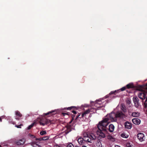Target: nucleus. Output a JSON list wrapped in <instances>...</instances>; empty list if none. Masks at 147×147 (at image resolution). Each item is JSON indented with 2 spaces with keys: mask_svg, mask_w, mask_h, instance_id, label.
<instances>
[{
  "mask_svg": "<svg viewBox=\"0 0 147 147\" xmlns=\"http://www.w3.org/2000/svg\"><path fill=\"white\" fill-rule=\"evenodd\" d=\"M144 105L145 107H147V98H146V99L144 102Z\"/></svg>",
  "mask_w": 147,
  "mask_h": 147,
  "instance_id": "nucleus-31",
  "label": "nucleus"
},
{
  "mask_svg": "<svg viewBox=\"0 0 147 147\" xmlns=\"http://www.w3.org/2000/svg\"><path fill=\"white\" fill-rule=\"evenodd\" d=\"M39 123L41 125L43 126L49 125L50 124L51 121L46 118H42L39 121Z\"/></svg>",
  "mask_w": 147,
  "mask_h": 147,
  "instance_id": "nucleus-4",
  "label": "nucleus"
},
{
  "mask_svg": "<svg viewBox=\"0 0 147 147\" xmlns=\"http://www.w3.org/2000/svg\"><path fill=\"white\" fill-rule=\"evenodd\" d=\"M34 125V123L32 124L31 125H30L27 128L28 129H30Z\"/></svg>",
  "mask_w": 147,
  "mask_h": 147,
  "instance_id": "nucleus-28",
  "label": "nucleus"
},
{
  "mask_svg": "<svg viewBox=\"0 0 147 147\" xmlns=\"http://www.w3.org/2000/svg\"><path fill=\"white\" fill-rule=\"evenodd\" d=\"M126 87L128 89L129 88H133L135 87L134 86L132 83H129V84L127 85Z\"/></svg>",
  "mask_w": 147,
  "mask_h": 147,
  "instance_id": "nucleus-16",
  "label": "nucleus"
},
{
  "mask_svg": "<svg viewBox=\"0 0 147 147\" xmlns=\"http://www.w3.org/2000/svg\"><path fill=\"white\" fill-rule=\"evenodd\" d=\"M53 113H55V114H56L57 111L55 110L49 112L47 113H44L43 114L44 116H46L49 114H51V115H52L53 114H52Z\"/></svg>",
  "mask_w": 147,
  "mask_h": 147,
  "instance_id": "nucleus-17",
  "label": "nucleus"
},
{
  "mask_svg": "<svg viewBox=\"0 0 147 147\" xmlns=\"http://www.w3.org/2000/svg\"><path fill=\"white\" fill-rule=\"evenodd\" d=\"M115 129V126L112 124H111L109 126V128H107L110 132H112Z\"/></svg>",
  "mask_w": 147,
  "mask_h": 147,
  "instance_id": "nucleus-11",
  "label": "nucleus"
},
{
  "mask_svg": "<svg viewBox=\"0 0 147 147\" xmlns=\"http://www.w3.org/2000/svg\"><path fill=\"white\" fill-rule=\"evenodd\" d=\"M25 140L24 139H22L17 141L16 144L18 145H21L24 144L25 142Z\"/></svg>",
  "mask_w": 147,
  "mask_h": 147,
  "instance_id": "nucleus-10",
  "label": "nucleus"
},
{
  "mask_svg": "<svg viewBox=\"0 0 147 147\" xmlns=\"http://www.w3.org/2000/svg\"><path fill=\"white\" fill-rule=\"evenodd\" d=\"M65 127L66 128V129L65 131L66 134H67L72 130V126L71 125L68 124L65 126Z\"/></svg>",
  "mask_w": 147,
  "mask_h": 147,
  "instance_id": "nucleus-8",
  "label": "nucleus"
},
{
  "mask_svg": "<svg viewBox=\"0 0 147 147\" xmlns=\"http://www.w3.org/2000/svg\"><path fill=\"white\" fill-rule=\"evenodd\" d=\"M75 117V115H71V117H72L71 119H73V120H74V119Z\"/></svg>",
  "mask_w": 147,
  "mask_h": 147,
  "instance_id": "nucleus-35",
  "label": "nucleus"
},
{
  "mask_svg": "<svg viewBox=\"0 0 147 147\" xmlns=\"http://www.w3.org/2000/svg\"><path fill=\"white\" fill-rule=\"evenodd\" d=\"M42 138L43 141L48 140L49 138V137L47 136H44Z\"/></svg>",
  "mask_w": 147,
  "mask_h": 147,
  "instance_id": "nucleus-24",
  "label": "nucleus"
},
{
  "mask_svg": "<svg viewBox=\"0 0 147 147\" xmlns=\"http://www.w3.org/2000/svg\"><path fill=\"white\" fill-rule=\"evenodd\" d=\"M15 113L16 115L19 117H21L22 116V115L20 112L18 111H16Z\"/></svg>",
  "mask_w": 147,
  "mask_h": 147,
  "instance_id": "nucleus-20",
  "label": "nucleus"
},
{
  "mask_svg": "<svg viewBox=\"0 0 147 147\" xmlns=\"http://www.w3.org/2000/svg\"><path fill=\"white\" fill-rule=\"evenodd\" d=\"M121 136L122 137L125 138H127L128 137L127 135H126L124 133L122 134Z\"/></svg>",
  "mask_w": 147,
  "mask_h": 147,
  "instance_id": "nucleus-25",
  "label": "nucleus"
},
{
  "mask_svg": "<svg viewBox=\"0 0 147 147\" xmlns=\"http://www.w3.org/2000/svg\"><path fill=\"white\" fill-rule=\"evenodd\" d=\"M62 114L64 116H65L66 115H68V114L66 113H62Z\"/></svg>",
  "mask_w": 147,
  "mask_h": 147,
  "instance_id": "nucleus-36",
  "label": "nucleus"
},
{
  "mask_svg": "<svg viewBox=\"0 0 147 147\" xmlns=\"http://www.w3.org/2000/svg\"><path fill=\"white\" fill-rule=\"evenodd\" d=\"M54 147H61L60 146L56 144L54 145Z\"/></svg>",
  "mask_w": 147,
  "mask_h": 147,
  "instance_id": "nucleus-34",
  "label": "nucleus"
},
{
  "mask_svg": "<svg viewBox=\"0 0 147 147\" xmlns=\"http://www.w3.org/2000/svg\"><path fill=\"white\" fill-rule=\"evenodd\" d=\"M35 137L34 135H32V136L31 137V138H35Z\"/></svg>",
  "mask_w": 147,
  "mask_h": 147,
  "instance_id": "nucleus-39",
  "label": "nucleus"
},
{
  "mask_svg": "<svg viewBox=\"0 0 147 147\" xmlns=\"http://www.w3.org/2000/svg\"><path fill=\"white\" fill-rule=\"evenodd\" d=\"M127 103L128 104H130V101H127Z\"/></svg>",
  "mask_w": 147,
  "mask_h": 147,
  "instance_id": "nucleus-41",
  "label": "nucleus"
},
{
  "mask_svg": "<svg viewBox=\"0 0 147 147\" xmlns=\"http://www.w3.org/2000/svg\"><path fill=\"white\" fill-rule=\"evenodd\" d=\"M78 141L80 145H82L84 142V139L80 137L79 138L78 140Z\"/></svg>",
  "mask_w": 147,
  "mask_h": 147,
  "instance_id": "nucleus-14",
  "label": "nucleus"
},
{
  "mask_svg": "<svg viewBox=\"0 0 147 147\" xmlns=\"http://www.w3.org/2000/svg\"><path fill=\"white\" fill-rule=\"evenodd\" d=\"M73 120H73V119H71V120L69 122V124L71 123Z\"/></svg>",
  "mask_w": 147,
  "mask_h": 147,
  "instance_id": "nucleus-37",
  "label": "nucleus"
},
{
  "mask_svg": "<svg viewBox=\"0 0 147 147\" xmlns=\"http://www.w3.org/2000/svg\"><path fill=\"white\" fill-rule=\"evenodd\" d=\"M127 147H132L131 144L130 143L128 142L126 144Z\"/></svg>",
  "mask_w": 147,
  "mask_h": 147,
  "instance_id": "nucleus-27",
  "label": "nucleus"
},
{
  "mask_svg": "<svg viewBox=\"0 0 147 147\" xmlns=\"http://www.w3.org/2000/svg\"><path fill=\"white\" fill-rule=\"evenodd\" d=\"M126 91L128 93H130V92L128 90H127Z\"/></svg>",
  "mask_w": 147,
  "mask_h": 147,
  "instance_id": "nucleus-46",
  "label": "nucleus"
},
{
  "mask_svg": "<svg viewBox=\"0 0 147 147\" xmlns=\"http://www.w3.org/2000/svg\"><path fill=\"white\" fill-rule=\"evenodd\" d=\"M89 113V111L87 110L85 111L84 113H82V114L81 117H85L86 116V115Z\"/></svg>",
  "mask_w": 147,
  "mask_h": 147,
  "instance_id": "nucleus-18",
  "label": "nucleus"
},
{
  "mask_svg": "<svg viewBox=\"0 0 147 147\" xmlns=\"http://www.w3.org/2000/svg\"><path fill=\"white\" fill-rule=\"evenodd\" d=\"M89 111V113L90 112H93V113H95L96 112V109L94 108H92L88 109Z\"/></svg>",
  "mask_w": 147,
  "mask_h": 147,
  "instance_id": "nucleus-21",
  "label": "nucleus"
},
{
  "mask_svg": "<svg viewBox=\"0 0 147 147\" xmlns=\"http://www.w3.org/2000/svg\"><path fill=\"white\" fill-rule=\"evenodd\" d=\"M78 109V108L76 106H71L68 108H65V109H66L67 110L71 111V112L74 114H77V112L75 111V110H77Z\"/></svg>",
  "mask_w": 147,
  "mask_h": 147,
  "instance_id": "nucleus-6",
  "label": "nucleus"
},
{
  "mask_svg": "<svg viewBox=\"0 0 147 147\" xmlns=\"http://www.w3.org/2000/svg\"><path fill=\"white\" fill-rule=\"evenodd\" d=\"M133 123L135 124H139L140 123V120L137 118H134L132 119Z\"/></svg>",
  "mask_w": 147,
  "mask_h": 147,
  "instance_id": "nucleus-13",
  "label": "nucleus"
},
{
  "mask_svg": "<svg viewBox=\"0 0 147 147\" xmlns=\"http://www.w3.org/2000/svg\"><path fill=\"white\" fill-rule=\"evenodd\" d=\"M22 125H23L22 124H21L19 125H16L15 126L18 128H21V126Z\"/></svg>",
  "mask_w": 147,
  "mask_h": 147,
  "instance_id": "nucleus-32",
  "label": "nucleus"
},
{
  "mask_svg": "<svg viewBox=\"0 0 147 147\" xmlns=\"http://www.w3.org/2000/svg\"><path fill=\"white\" fill-rule=\"evenodd\" d=\"M35 139H36V140H39V141H43L42 138H42H36Z\"/></svg>",
  "mask_w": 147,
  "mask_h": 147,
  "instance_id": "nucleus-30",
  "label": "nucleus"
},
{
  "mask_svg": "<svg viewBox=\"0 0 147 147\" xmlns=\"http://www.w3.org/2000/svg\"><path fill=\"white\" fill-rule=\"evenodd\" d=\"M29 136H30L31 137L32 136V135L31 134H29Z\"/></svg>",
  "mask_w": 147,
  "mask_h": 147,
  "instance_id": "nucleus-40",
  "label": "nucleus"
},
{
  "mask_svg": "<svg viewBox=\"0 0 147 147\" xmlns=\"http://www.w3.org/2000/svg\"><path fill=\"white\" fill-rule=\"evenodd\" d=\"M126 87H122V88H121L120 89V90H121V91H123L125 90L126 89Z\"/></svg>",
  "mask_w": 147,
  "mask_h": 147,
  "instance_id": "nucleus-33",
  "label": "nucleus"
},
{
  "mask_svg": "<svg viewBox=\"0 0 147 147\" xmlns=\"http://www.w3.org/2000/svg\"><path fill=\"white\" fill-rule=\"evenodd\" d=\"M107 126H105L104 124L99 122L97 125L98 129L96 131V133L98 135H99V137L104 138L105 137V135L104 133L102 131H107Z\"/></svg>",
  "mask_w": 147,
  "mask_h": 147,
  "instance_id": "nucleus-2",
  "label": "nucleus"
},
{
  "mask_svg": "<svg viewBox=\"0 0 147 147\" xmlns=\"http://www.w3.org/2000/svg\"><path fill=\"white\" fill-rule=\"evenodd\" d=\"M1 147V146L0 145V147Z\"/></svg>",
  "mask_w": 147,
  "mask_h": 147,
  "instance_id": "nucleus-48",
  "label": "nucleus"
},
{
  "mask_svg": "<svg viewBox=\"0 0 147 147\" xmlns=\"http://www.w3.org/2000/svg\"><path fill=\"white\" fill-rule=\"evenodd\" d=\"M46 132L45 131L42 130L40 131V134L41 135H43L44 134H46Z\"/></svg>",
  "mask_w": 147,
  "mask_h": 147,
  "instance_id": "nucleus-23",
  "label": "nucleus"
},
{
  "mask_svg": "<svg viewBox=\"0 0 147 147\" xmlns=\"http://www.w3.org/2000/svg\"><path fill=\"white\" fill-rule=\"evenodd\" d=\"M124 112H125L126 111L125 109H124V110H122Z\"/></svg>",
  "mask_w": 147,
  "mask_h": 147,
  "instance_id": "nucleus-43",
  "label": "nucleus"
},
{
  "mask_svg": "<svg viewBox=\"0 0 147 147\" xmlns=\"http://www.w3.org/2000/svg\"><path fill=\"white\" fill-rule=\"evenodd\" d=\"M125 117V114L122 112H118L117 113L112 112L109 114H107L106 116V118L100 122L104 124L105 126H107L109 120L112 122H116L117 118L123 119Z\"/></svg>",
  "mask_w": 147,
  "mask_h": 147,
  "instance_id": "nucleus-1",
  "label": "nucleus"
},
{
  "mask_svg": "<svg viewBox=\"0 0 147 147\" xmlns=\"http://www.w3.org/2000/svg\"><path fill=\"white\" fill-rule=\"evenodd\" d=\"M125 128L129 129L131 128L132 125L131 123L128 122H126L125 123Z\"/></svg>",
  "mask_w": 147,
  "mask_h": 147,
  "instance_id": "nucleus-12",
  "label": "nucleus"
},
{
  "mask_svg": "<svg viewBox=\"0 0 147 147\" xmlns=\"http://www.w3.org/2000/svg\"><path fill=\"white\" fill-rule=\"evenodd\" d=\"M20 117H16V119L17 120H19L20 119Z\"/></svg>",
  "mask_w": 147,
  "mask_h": 147,
  "instance_id": "nucleus-38",
  "label": "nucleus"
},
{
  "mask_svg": "<svg viewBox=\"0 0 147 147\" xmlns=\"http://www.w3.org/2000/svg\"><path fill=\"white\" fill-rule=\"evenodd\" d=\"M81 115V114L80 113H78V115L76 116L75 119H77L78 118H81L82 117L81 116L80 117Z\"/></svg>",
  "mask_w": 147,
  "mask_h": 147,
  "instance_id": "nucleus-26",
  "label": "nucleus"
},
{
  "mask_svg": "<svg viewBox=\"0 0 147 147\" xmlns=\"http://www.w3.org/2000/svg\"><path fill=\"white\" fill-rule=\"evenodd\" d=\"M82 147H87L86 146H83Z\"/></svg>",
  "mask_w": 147,
  "mask_h": 147,
  "instance_id": "nucleus-47",
  "label": "nucleus"
},
{
  "mask_svg": "<svg viewBox=\"0 0 147 147\" xmlns=\"http://www.w3.org/2000/svg\"><path fill=\"white\" fill-rule=\"evenodd\" d=\"M115 147H120V146L118 145H116L115 146Z\"/></svg>",
  "mask_w": 147,
  "mask_h": 147,
  "instance_id": "nucleus-42",
  "label": "nucleus"
},
{
  "mask_svg": "<svg viewBox=\"0 0 147 147\" xmlns=\"http://www.w3.org/2000/svg\"><path fill=\"white\" fill-rule=\"evenodd\" d=\"M67 147H74V146L72 143H69L67 145Z\"/></svg>",
  "mask_w": 147,
  "mask_h": 147,
  "instance_id": "nucleus-29",
  "label": "nucleus"
},
{
  "mask_svg": "<svg viewBox=\"0 0 147 147\" xmlns=\"http://www.w3.org/2000/svg\"><path fill=\"white\" fill-rule=\"evenodd\" d=\"M147 93H145L144 92H140L138 94L139 97L142 100V101L143 102L144 100L147 98L146 95Z\"/></svg>",
  "mask_w": 147,
  "mask_h": 147,
  "instance_id": "nucleus-5",
  "label": "nucleus"
},
{
  "mask_svg": "<svg viewBox=\"0 0 147 147\" xmlns=\"http://www.w3.org/2000/svg\"><path fill=\"white\" fill-rule=\"evenodd\" d=\"M96 145L97 147H102V146L101 141L99 139H98L96 142Z\"/></svg>",
  "mask_w": 147,
  "mask_h": 147,
  "instance_id": "nucleus-15",
  "label": "nucleus"
},
{
  "mask_svg": "<svg viewBox=\"0 0 147 147\" xmlns=\"http://www.w3.org/2000/svg\"><path fill=\"white\" fill-rule=\"evenodd\" d=\"M74 147H80V146H77V145H76V146H74Z\"/></svg>",
  "mask_w": 147,
  "mask_h": 147,
  "instance_id": "nucleus-45",
  "label": "nucleus"
},
{
  "mask_svg": "<svg viewBox=\"0 0 147 147\" xmlns=\"http://www.w3.org/2000/svg\"><path fill=\"white\" fill-rule=\"evenodd\" d=\"M140 114L138 112H133L132 113L131 115L134 117H138L139 116Z\"/></svg>",
  "mask_w": 147,
  "mask_h": 147,
  "instance_id": "nucleus-19",
  "label": "nucleus"
},
{
  "mask_svg": "<svg viewBox=\"0 0 147 147\" xmlns=\"http://www.w3.org/2000/svg\"><path fill=\"white\" fill-rule=\"evenodd\" d=\"M0 121L2 122V119L0 117Z\"/></svg>",
  "mask_w": 147,
  "mask_h": 147,
  "instance_id": "nucleus-44",
  "label": "nucleus"
},
{
  "mask_svg": "<svg viewBox=\"0 0 147 147\" xmlns=\"http://www.w3.org/2000/svg\"><path fill=\"white\" fill-rule=\"evenodd\" d=\"M139 99L137 97H134L133 101L135 104V106L136 107H138L139 105Z\"/></svg>",
  "mask_w": 147,
  "mask_h": 147,
  "instance_id": "nucleus-9",
  "label": "nucleus"
},
{
  "mask_svg": "<svg viewBox=\"0 0 147 147\" xmlns=\"http://www.w3.org/2000/svg\"><path fill=\"white\" fill-rule=\"evenodd\" d=\"M87 136H84L83 139L84 141L92 143L93 140H94L96 138V136L92 133L89 134H86Z\"/></svg>",
  "mask_w": 147,
  "mask_h": 147,
  "instance_id": "nucleus-3",
  "label": "nucleus"
},
{
  "mask_svg": "<svg viewBox=\"0 0 147 147\" xmlns=\"http://www.w3.org/2000/svg\"><path fill=\"white\" fill-rule=\"evenodd\" d=\"M120 90H115V91H112L110 93V94H115V93H117L119 92Z\"/></svg>",
  "mask_w": 147,
  "mask_h": 147,
  "instance_id": "nucleus-22",
  "label": "nucleus"
},
{
  "mask_svg": "<svg viewBox=\"0 0 147 147\" xmlns=\"http://www.w3.org/2000/svg\"><path fill=\"white\" fill-rule=\"evenodd\" d=\"M137 137L139 140L140 142H142L145 139L144 134L142 133H139L137 135Z\"/></svg>",
  "mask_w": 147,
  "mask_h": 147,
  "instance_id": "nucleus-7",
  "label": "nucleus"
}]
</instances>
